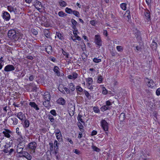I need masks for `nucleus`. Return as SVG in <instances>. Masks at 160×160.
<instances>
[{
  "instance_id": "f257e3e1",
  "label": "nucleus",
  "mask_w": 160,
  "mask_h": 160,
  "mask_svg": "<svg viewBox=\"0 0 160 160\" xmlns=\"http://www.w3.org/2000/svg\"><path fill=\"white\" fill-rule=\"evenodd\" d=\"M94 42L97 45V47L99 48L102 45V41L99 35H95L94 38Z\"/></svg>"
},
{
  "instance_id": "f03ea898",
  "label": "nucleus",
  "mask_w": 160,
  "mask_h": 160,
  "mask_svg": "<svg viewBox=\"0 0 160 160\" xmlns=\"http://www.w3.org/2000/svg\"><path fill=\"white\" fill-rule=\"evenodd\" d=\"M101 126L104 131H106V133L108 134V123L104 119L102 120L100 122Z\"/></svg>"
},
{
  "instance_id": "7ed1b4c3",
  "label": "nucleus",
  "mask_w": 160,
  "mask_h": 160,
  "mask_svg": "<svg viewBox=\"0 0 160 160\" xmlns=\"http://www.w3.org/2000/svg\"><path fill=\"white\" fill-rule=\"evenodd\" d=\"M28 148L32 150V153L35 152V149L37 147V144L35 142H32L29 143L28 145Z\"/></svg>"
},
{
  "instance_id": "20e7f679",
  "label": "nucleus",
  "mask_w": 160,
  "mask_h": 160,
  "mask_svg": "<svg viewBox=\"0 0 160 160\" xmlns=\"http://www.w3.org/2000/svg\"><path fill=\"white\" fill-rule=\"evenodd\" d=\"M8 36L11 39H16L17 35L15 31L12 29L9 30L8 33Z\"/></svg>"
},
{
  "instance_id": "39448f33",
  "label": "nucleus",
  "mask_w": 160,
  "mask_h": 160,
  "mask_svg": "<svg viewBox=\"0 0 160 160\" xmlns=\"http://www.w3.org/2000/svg\"><path fill=\"white\" fill-rule=\"evenodd\" d=\"M144 18L146 22L147 23L151 21V18L150 15V12L147 9L145 10Z\"/></svg>"
},
{
  "instance_id": "423d86ee",
  "label": "nucleus",
  "mask_w": 160,
  "mask_h": 160,
  "mask_svg": "<svg viewBox=\"0 0 160 160\" xmlns=\"http://www.w3.org/2000/svg\"><path fill=\"white\" fill-rule=\"evenodd\" d=\"M15 68L12 65H8L6 66L4 68V71L6 72H9L14 70Z\"/></svg>"
},
{
  "instance_id": "0eeeda50",
  "label": "nucleus",
  "mask_w": 160,
  "mask_h": 160,
  "mask_svg": "<svg viewBox=\"0 0 160 160\" xmlns=\"http://www.w3.org/2000/svg\"><path fill=\"white\" fill-rule=\"evenodd\" d=\"M3 18L6 21H8L10 18V14L7 12L3 11L2 15Z\"/></svg>"
},
{
  "instance_id": "6e6552de",
  "label": "nucleus",
  "mask_w": 160,
  "mask_h": 160,
  "mask_svg": "<svg viewBox=\"0 0 160 160\" xmlns=\"http://www.w3.org/2000/svg\"><path fill=\"white\" fill-rule=\"evenodd\" d=\"M145 80L148 82L147 85L148 87L152 88L154 86L155 84L152 80L146 78Z\"/></svg>"
},
{
  "instance_id": "1a4fd4ad",
  "label": "nucleus",
  "mask_w": 160,
  "mask_h": 160,
  "mask_svg": "<svg viewBox=\"0 0 160 160\" xmlns=\"http://www.w3.org/2000/svg\"><path fill=\"white\" fill-rule=\"evenodd\" d=\"M15 115L22 121H23L26 118L25 114H23L22 112H19L18 113L17 115L15 114Z\"/></svg>"
},
{
  "instance_id": "9d476101",
  "label": "nucleus",
  "mask_w": 160,
  "mask_h": 160,
  "mask_svg": "<svg viewBox=\"0 0 160 160\" xmlns=\"http://www.w3.org/2000/svg\"><path fill=\"white\" fill-rule=\"evenodd\" d=\"M24 147L21 145V143L18 144L17 147V152L18 154L21 153V152H24L23 151Z\"/></svg>"
},
{
  "instance_id": "9b49d317",
  "label": "nucleus",
  "mask_w": 160,
  "mask_h": 160,
  "mask_svg": "<svg viewBox=\"0 0 160 160\" xmlns=\"http://www.w3.org/2000/svg\"><path fill=\"white\" fill-rule=\"evenodd\" d=\"M71 22L72 23V27L74 30H76V27L78 26L77 22L74 19H72L71 20Z\"/></svg>"
},
{
  "instance_id": "f8f14e48",
  "label": "nucleus",
  "mask_w": 160,
  "mask_h": 160,
  "mask_svg": "<svg viewBox=\"0 0 160 160\" xmlns=\"http://www.w3.org/2000/svg\"><path fill=\"white\" fill-rule=\"evenodd\" d=\"M43 96V98L45 100L50 101V95L48 92H45L44 93Z\"/></svg>"
},
{
  "instance_id": "ddd939ff",
  "label": "nucleus",
  "mask_w": 160,
  "mask_h": 160,
  "mask_svg": "<svg viewBox=\"0 0 160 160\" xmlns=\"http://www.w3.org/2000/svg\"><path fill=\"white\" fill-rule=\"evenodd\" d=\"M57 103L60 105H64L66 104V101L62 98H59L57 101Z\"/></svg>"
},
{
  "instance_id": "4468645a",
  "label": "nucleus",
  "mask_w": 160,
  "mask_h": 160,
  "mask_svg": "<svg viewBox=\"0 0 160 160\" xmlns=\"http://www.w3.org/2000/svg\"><path fill=\"white\" fill-rule=\"evenodd\" d=\"M56 35L59 39L61 40H63L64 39L63 33H61L59 32H56Z\"/></svg>"
},
{
  "instance_id": "2eb2a0df",
  "label": "nucleus",
  "mask_w": 160,
  "mask_h": 160,
  "mask_svg": "<svg viewBox=\"0 0 160 160\" xmlns=\"http://www.w3.org/2000/svg\"><path fill=\"white\" fill-rule=\"evenodd\" d=\"M59 69V68L57 66H55L53 69V71L58 76H61L60 75V72L59 71L58 69ZM62 76V75H61Z\"/></svg>"
},
{
  "instance_id": "dca6fc26",
  "label": "nucleus",
  "mask_w": 160,
  "mask_h": 160,
  "mask_svg": "<svg viewBox=\"0 0 160 160\" xmlns=\"http://www.w3.org/2000/svg\"><path fill=\"white\" fill-rule=\"evenodd\" d=\"M23 121V127L25 128L28 127L30 125V122L28 120L25 118Z\"/></svg>"
},
{
  "instance_id": "f3484780",
  "label": "nucleus",
  "mask_w": 160,
  "mask_h": 160,
  "mask_svg": "<svg viewBox=\"0 0 160 160\" xmlns=\"http://www.w3.org/2000/svg\"><path fill=\"white\" fill-rule=\"evenodd\" d=\"M29 105L32 107H33L34 109H35L36 110H38L39 109V108L38 107V105L35 102H30L29 103Z\"/></svg>"
},
{
  "instance_id": "a211bd4d",
  "label": "nucleus",
  "mask_w": 160,
  "mask_h": 160,
  "mask_svg": "<svg viewBox=\"0 0 160 160\" xmlns=\"http://www.w3.org/2000/svg\"><path fill=\"white\" fill-rule=\"evenodd\" d=\"M46 51L48 54H51L52 51V48L51 46L48 45L45 48Z\"/></svg>"
},
{
  "instance_id": "6ab92c4d",
  "label": "nucleus",
  "mask_w": 160,
  "mask_h": 160,
  "mask_svg": "<svg viewBox=\"0 0 160 160\" xmlns=\"http://www.w3.org/2000/svg\"><path fill=\"white\" fill-rule=\"evenodd\" d=\"M23 157L25 158L28 160H31L32 158L31 155L27 152H24Z\"/></svg>"
},
{
  "instance_id": "aec40b11",
  "label": "nucleus",
  "mask_w": 160,
  "mask_h": 160,
  "mask_svg": "<svg viewBox=\"0 0 160 160\" xmlns=\"http://www.w3.org/2000/svg\"><path fill=\"white\" fill-rule=\"evenodd\" d=\"M74 111H75V107L72 106L71 107L70 109H69L68 110V112H69V114L70 116H72L74 114Z\"/></svg>"
},
{
  "instance_id": "412c9836",
  "label": "nucleus",
  "mask_w": 160,
  "mask_h": 160,
  "mask_svg": "<svg viewBox=\"0 0 160 160\" xmlns=\"http://www.w3.org/2000/svg\"><path fill=\"white\" fill-rule=\"evenodd\" d=\"M44 33L45 36L47 38H50V32L47 29H45L44 31Z\"/></svg>"
},
{
  "instance_id": "4be33fe9",
  "label": "nucleus",
  "mask_w": 160,
  "mask_h": 160,
  "mask_svg": "<svg viewBox=\"0 0 160 160\" xmlns=\"http://www.w3.org/2000/svg\"><path fill=\"white\" fill-rule=\"evenodd\" d=\"M86 81L87 82L88 85H89V86L92 84L93 80L92 78L89 77L88 78H86Z\"/></svg>"
},
{
  "instance_id": "5701e85b",
  "label": "nucleus",
  "mask_w": 160,
  "mask_h": 160,
  "mask_svg": "<svg viewBox=\"0 0 160 160\" xmlns=\"http://www.w3.org/2000/svg\"><path fill=\"white\" fill-rule=\"evenodd\" d=\"M68 87L72 91H73L75 90V86L72 83H69L68 85Z\"/></svg>"
},
{
  "instance_id": "b1692460",
  "label": "nucleus",
  "mask_w": 160,
  "mask_h": 160,
  "mask_svg": "<svg viewBox=\"0 0 160 160\" xmlns=\"http://www.w3.org/2000/svg\"><path fill=\"white\" fill-rule=\"evenodd\" d=\"M77 124L80 131L82 132H83L84 131V130L83 129V126L82 124L80 122H78L77 123Z\"/></svg>"
},
{
  "instance_id": "393cba45",
  "label": "nucleus",
  "mask_w": 160,
  "mask_h": 160,
  "mask_svg": "<svg viewBox=\"0 0 160 160\" xmlns=\"http://www.w3.org/2000/svg\"><path fill=\"white\" fill-rule=\"evenodd\" d=\"M125 118V114L124 113H121L119 116V119L120 121H123Z\"/></svg>"
},
{
  "instance_id": "a878e982",
  "label": "nucleus",
  "mask_w": 160,
  "mask_h": 160,
  "mask_svg": "<svg viewBox=\"0 0 160 160\" xmlns=\"http://www.w3.org/2000/svg\"><path fill=\"white\" fill-rule=\"evenodd\" d=\"M109 109L110 107L106 105L102 106L101 108V111L102 112H104V111L108 110Z\"/></svg>"
},
{
  "instance_id": "bb28decb",
  "label": "nucleus",
  "mask_w": 160,
  "mask_h": 160,
  "mask_svg": "<svg viewBox=\"0 0 160 160\" xmlns=\"http://www.w3.org/2000/svg\"><path fill=\"white\" fill-rule=\"evenodd\" d=\"M54 147L55 148V150L56 151H57L58 150V144L59 143L58 142V141L56 140H55L54 141Z\"/></svg>"
},
{
  "instance_id": "cd10ccee",
  "label": "nucleus",
  "mask_w": 160,
  "mask_h": 160,
  "mask_svg": "<svg viewBox=\"0 0 160 160\" xmlns=\"http://www.w3.org/2000/svg\"><path fill=\"white\" fill-rule=\"evenodd\" d=\"M6 130L8 131V132L6 131H3L2 133L4 134L5 137L8 138H9L11 136L8 133V132H10L8 130L6 129Z\"/></svg>"
},
{
  "instance_id": "c85d7f7f",
  "label": "nucleus",
  "mask_w": 160,
  "mask_h": 160,
  "mask_svg": "<svg viewBox=\"0 0 160 160\" xmlns=\"http://www.w3.org/2000/svg\"><path fill=\"white\" fill-rule=\"evenodd\" d=\"M58 15L61 17H64L67 16V14L63 11H60L58 12Z\"/></svg>"
},
{
  "instance_id": "c756f323",
  "label": "nucleus",
  "mask_w": 160,
  "mask_h": 160,
  "mask_svg": "<svg viewBox=\"0 0 160 160\" xmlns=\"http://www.w3.org/2000/svg\"><path fill=\"white\" fill-rule=\"evenodd\" d=\"M83 92L87 98L88 99H91V96L89 93L85 90H84Z\"/></svg>"
},
{
  "instance_id": "7c9ffc66",
  "label": "nucleus",
  "mask_w": 160,
  "mask_h": 160,
  "mask_svg": "<svg viewBox=\"0 0 160 160\" xmlns=\"http://www.w3.org/2000/svg\"><path fill=\"white\" fill-rule=\"evenodd\" d=\"M82 116L81 114H79L78 116L77 117V119L79 122H80V121L81 122L84 124V122L82 118Z\"/></svg>"
},
{
  "instance_id": "2f4dec72",
  "label": "nucleus",
  "mask_w": 160,
  "mask_h": 160,
  "mask_svg": "<svg viewBox=\"0 0 160 160\" xmlns=\"http://www.w3.org/2000/svg\"><path fill=\"white\" fill-rule=\"evenodd\" d=\"M157 44L156 42H152L151 44V47L153 50H156L157 48Z\"/></svg>"
},
{
  "instance_id": "473e14b6",
  "label": "nucleus",
  "mask_w": 160,
  "mask_h": 160,
  "mask_svg": "<svg viewBox=\"0 0 160 160\" xmlns=\"http://www.w3.org/2000/svg\"><path fill=\"white\" fill-rule=\"evenodd\" d=\"M65 12L69 14H72L73 13V11L71 8H69L68 7H67L65 8Z\"/></svg>"
},
{
  "instance_id": "72a5a7b5",
  "label": "nucleus",
  "mask_w": 160,
  "mask_h": 160,
  "mask_svg": "<svg viewBox=\"0 0 160 160\" xmlns=\"http://www.w3.org/2000/svg\"><path fill=\"white\" fill-rule=\"evenodd\" d=\"M11 120L13 121L12 124L14 125H16L18 122V119L16 118H11Z\"/></svg>"
},
{
  "instance_id": "f704fd0d",
  "label": "nucleus",
  "mask_w": 160,
  "mask_h": 160,
  "mask_svg": "<svg viewBox=\"0 0 160 160\" xmlns=\"http://www.w3.org/2000/svg\"><path fill=\"white\" fill-rule=\"evenodd\" d=\"M35 6L36 8H40L39 9H40V8L42 7V3L38 1L35 4Z\"/></svg>"
},
{
  "instance_id": "c9c22d12",
  "label": "nucleus",
  "mask_w": 160,
  "mask_h": 160,
  "mask_svg": "<svg viewBox=\"0 0 160 160\" xmlns=\"http://www.w3.org/2000/svg\"><path fill=\"white\" fill-rule=\"evenodd\" d=\"M92 148L93 149V151L98 152H99L101 150L99 148L94 145H92Z\"/></svg>"
},
{
  "instance_id": "e433bc0d",
  "label": "nucleus",
  "mask_w": 160,
  "mask_h": 160,
  "mask_svg": "<svg viewBox=\"0 0 160 160\" xmlns=\"http://www.w3.org/2000/svg\"><path fill=\"white\" fill-rule=\"evenodd\" d=\"M127 4L125 3H122L120 4V7L121 8L124 10H126Z\"/></svg>"
},
{
  "instance_id": "4c0bfd02",
  "label": "nucleus",
  "mask_w": 160,
  "mask_h": 160,
  "mask_svg": "<svg viewBox=\"0 0 160 160\" xmlns=\"http://www.w3.org/2000/svg\"><path fill=\"white\" fill-rule=\"evenodd\" d=\"M59 4L60 6L62 7H65L67 5V3L64 1L61 0L59 2Z\"/></svg>"
},
{
  "instance_id": "58836bf2",
  "label": "nucleus",
  "mask_w": 160,
  "mask_h": 160,
  "mask_svg": "<svg viewBox=\"0 0 160 160\" xmlns=\"http://www.w3.org/2000/svg\"><path fill=\"white\" fill-rule=\"evenodd\" d=\"M72 12V14L76 17L78 18L80 17V13L78 12L76 10H74Z\"/></svg>"
},
{
  "instance_id": "ea45409f",
  "label": "nucleus",
  "mask_w": 160,
  "mask_h": 160,
  "mask_svg": "<svg viewBox=\"0 0 160 160\" xmlns=\"http://www.w3.org/2000/svg\"><path fill=\"white\" fill-rule=\"evenodd\" d=\"M76 90L77 91L78 94V92H82L83 91V89L80 86H78L76 87Z\"/></svg>"
},
{
  "instance_id": "a19ab883",
  "label": "nucleus",
  "mask_w": 160,
  "mask_h": 160,
  "mask_svg": "<svg viewBox=\"0 0 160 160\" xmlns=\"http://www.w3.org/2000/svg\"><path fill=\"white\" fill-rule=\"evenodd\" d=\"M103 79V78L102 76L100 75L98 77L97 82L99 83H101L102 82V80Z\"/></svg>"
},
{
  "instance_id": "79ce46f5",
  "label": "nucleus",
  "mask_w": 160,
  "mask_h": 160,
  "mask_svg": "<svg viewBox=\"0 0 160 160\" xmlns=\"http://www.w3.org/2000/svg\"><path fill=\"white\" fill-rule=\"evenodd\" d=\"M50 101H46L43 102V105L44 106L46 107H48L49 105Z\"/></svg>"
},
{
  "instance_id": "37998d69",
  "label": "nucleus",
  "mask_w": 160,
  "mask_h": 160,
  "mask_svg": "<svg viewBox=\"0 0 160 160\" xmlns=\"http://www.w3.org/2000/svg\"><path fill=\"white\" fill-rule=\"evenodd\" d=\"M48 119L51 122L54 123V122L55 119L53 116L50 115H48Z\"/></svg>"
},
{
  "instance_id": "c03bdc74",
  "label": "nucleus",
  "mask_w": 160,
  "mask_h": 160,
  "mask_svg": "<svg viewBox=\"0 0 160 160\" xmlns=\"http://www.w3.org/2000/svg\"><path fill=\"white\" fill-rule=\"evenodd\" d=\"M93 61L95 63H98L102 61L101 59H99L98 58H94L93 59Z\"/></svg>"
},
{
  "instance_id": "a18cd8bd",
  "label": "nucleus",
  "mask_w": 160,
  "mask_h": 160,
  "mask_svg": "<svg viewBox=\"0 0 160 160\" xmlns=\"http://www.w3.org/2000/svg\"><path fill=\"white\" fill-rule=\"evenodd\" d=\"M8 10L10 12L14 11L15 9L14 7L11 6H8Z\"/></svg>"
},
{
  "instance_id": "49530a36",
  "label": "nucleus",
  "mask_w": 160,
  "mask_h": 160,
  "mask_svg": "<svg viewBox=\"0 0 160 160\" xmlns=\"http://www.w3.org/2000/svg\"><path fill=\"white\" fill-rule=\"evenodd\" d=\"M116 48L117 50L119 52H122L123 50V47L120 46H118L116 47Z\"/></svg>"
},
{
  "instance_id": "de8ad7c7",
  "label": "nucleus",
  "mask_w": 160,
  "mask_h": 160,
  "mask_svg": "<svg viewBox=\"0 0 160 160\" xmlns=\"http://www.w3.org/2000/svg\"><path fill=\"white\" fill-rule=\"evenodd\" d=\"M31 31L32 33L35 35H36L38 34V32L37 30L34 28H32L31 29Z\"/></svg>"
},
{
  "instance_id": "09e8293b",
  "label": "nucleus",
  "mask_w": 160,
  "mask_h": 160,
  "mask_svg": "<svg viewBox=\"0 0 160 160\" xmlns=\"http://www.w3.org/2000/svg\"><path fill=\"white\" fill-rule=\"evenodd\" d=\"M50 113L54 116H56L57 114L55 110L53 109L50 111Z\"/></svg>"
},
{
  "instance_id": "8fccbe9b",
  "label": "nucleus",
  "mask_w": 160,
  "mask_h": 160,
  "mask_svg": "<svg viewBox=\"0 0 160 160\" xmlns=\"http://www.w3.org/2000/svg\"><path fill=\"white\" fill-rule=\"evenodd\" d=\"M62 53L63 54L64 56H65L66 57L68 58L69 54L67 52L65 51H64L62 49Z\"/></svg>"
},
{
  "instance_id": "3c124183",
  "label": "nucleus",
  "mask_w": 160,
  "mask_h": 160,
  "mask_svg": "<svg viewBox=\"0 0 160 160\" xmlns=\"http://www.w3.org/2000/svg\"><path fill=\"white\" fill-rule=\"evenodd\" d=\"M93 110L94 112L96 113H98L100 112L99 108L96 107H94L93 108Z\"/></svg>"
},
{
  "instance_id": "603ef678",
  "label": "nucleus",
  "mask_w": 160,
  "mask_h": 160,
  "mask_svg": "<svg viewBox=\"0 0 160 160\" xmlns=\"http://www.w3.org/2000/svg\"><path fill=\"white\" fill-rule=\"evenodd\" d=\"M57 139L59 142L62 141V136H56Z\"/></svg>"
},
{
  "instance_id": "864d4df0",
  "label": "nucleus",
  "mask_w": 160,
  "mask_h": 160,
  "mask_svg": "<svg viewBox=\"0 0 160 160\" xmlns=\"http://www.w3.org/2000/svg\"><path fill=\"white\" fill-rule=\"evenodd\" d=\"M21 152V153L20 154H18L16 155V156L17 157H23L24 156V152Z\"/></svg>"
},
{
  "instance_id": "5fc2aeb1",
  "label": "nucleus",
  "mask_w": 160,
  "mask_h": 160,
  "mask_svg": "<svg viewBox=\"0 0 160 160\" xmlns=\"http://www.w3.org/2000/svg\"><path fill=\"white\" fill-rule=\"evenodd\" d=\"M108 93V91L106 88L103 87L102 88V93L103 94H106Z\"/></svg>"
},
{
  "instance_id": "6e6d98bb",
  "label": "nucleus",
  "mask_w": 160,
  "mask_h": 160,
  "mask_svg": "<svg viewBox=\"0 0 160 160\" xmlns=\"http://www.w3.org/2000/svg\"><path fill=\"white\" fill-rule=\"evenodd\" d=\"M72 77L73 79L77 78L78 77V74L76 72H73L72 73Z\"/></svg>"
},
{
  "instance_id": "4d7b16f0",
  "label": "nucleus",
  "mask_w": 160,
  "mask_h": 160,
  "mask_svg": "<svg viewBox=\"0 0 160 160\" xmlns=\"http://www.w3.org/2000/svg\"><path fill=\"white\" fill-rule=\"evenodd\" d=\"M49 59L53 61L54 62H56V58L53 57H49Z\"/></svg>"
},
{
  "instance_id": "13d9d810",
  "label": "nucleus",
  "mask_w": 160,
  "mask_h": 160,
  "mask_svg": "<svg viewBox=\"0 0 160 160\" xmlns=\"http://www.w3.org/2000/svg\"><path fill=\"white\" fill-rule=\"evenodd\" d=\"M19 128H16V132L18 135L20 136H21V133L20 132H19Z\"/></svg>"
},
{
  "instance_id": "bf43d9fd",
  "label": "nucleus",
  "mask_w": 160,
  "mask_h": 160,
  "mask_svg": "<svg viewBox=\"0 0 160 160\" xmlns=\"http://www.w3.org/2000/svg\"><path fill=\"white\" fill-rule=\"evenodd\" d=\"M49 145L50 146V150L51 151H52V150H53V143H49Z\"/></svg>"
},
{
  "instance_id": "052dcab7",
  "label": "nucleus",
  "mask_w": 160,
  "mask_h": 160,
  "mask_svg": "<svg viewBox=\"0 0 160 160\" xmlns=\"http://www.w3.org/2000/svg\"><path fill=\"white\" fill-rule=\"evenodd\" d=\"M34 77L32 75H31L29 76V79L30 81H32L34 79Z\"/></svg>"
},
{
  "instance_id": "680f3d73",
  "label": "nucleus",
  "mask_w": 160,
  "mask_h": 160,
  "mask_svg": "<svg viewBox=\"0 0 160 160\" xmlns=\"http://www.w3.org/2000/svg\"><path fill=\"white\" fill-rule=\"evenodd\" d=\"M156 94L158 96L160 95V88H158L157 90Z\"/></svg>"
},
{
  "instance_id": "e2e57ef3",
  "label": "nucleus",
  "mask_w": 160,
  "mask_h": 160,
  "mask_svg": "<svg viewBox=\"0 0 160 160\" xmlns=\"http://www.w3.org/2000/svg\"><path fill=\"white\" fill-rule=\"evenodd\" d=\"M103 35L106 37H107L108 35V32L106 30H103Z\"/></svg>"
},
{
  "instance_id": "0e129e2a",
  "label": "nucleus",
  "mask_w": 160,
  "mask_h": 160,
  "mask_svg": "<svg viewBox=\"0 0 160 160\" xmlns=\"http://www.w3.org/2000/svg\"><path fill=\"white\" fill-rule=\"evenodd\" d=\"M90 23L92 25L94 26L96 24V22L95 20H91L90 21Z\"/></svg>"
},
{
  "instance_id": "69168bd1",
  "label": "nucleus",
  "mask_w": 160,
  "mask_h": 160,
  "mask_svg": "<svg viewBox=\"0 0 160 160\" xmlns=\"http://www.w3.org/2000/svg\"><path fill=\"white\" fill-rule=\"evenodd\" d=\"M77 32H78L77 29L76 30H74L73 31V34L75 37L78 36L77 34Z\"/></svg>"
},
{
  "instance_id": "338daca9",
  "label": "nucleus",
  "mask_w": 160,
  "mask_h": 160,
  "mask_svg": "<svg viewBox=\"0 0 160 160\" xmlns=\"http://www.w3.org/2000/svg\"><path fill=\"white\" fill-rule=\"evenodd\" d=\"M97 132L95 130H93L92 131V133H91V135L92 136L95 135L97 134Z\"/></svg>"
},
{
  "instance_id": "774afa93",
  "label": "nucleus",
  "mask_w": 160,
  "mask_h": 160,
  "mask_svg": "<svg viewBox=\"0 0 160 160\" xmlns=\"http://www.w3.org/2000/svg\"><path fill=\"white\" fill-rule=\"evenodd\" d=\"M111 103L109 100L107 101L106 102V105L108 106V107L109 106L111 105Z\"/></svg>"
}]
</instances>
